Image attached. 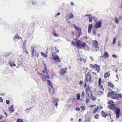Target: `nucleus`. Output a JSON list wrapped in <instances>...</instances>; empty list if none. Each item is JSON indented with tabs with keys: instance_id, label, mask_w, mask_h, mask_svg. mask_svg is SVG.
<instances>
[{
	"instance_id": "nucleus-1",
	"label": "nucleus",
	"mask_w": 122,
	"mask_h": 122,
	"mask_svg": "<svg viewBox=\"0 0 122 122\" xmlns=\"http://www.w3.org/2000/svg\"><path fill=\"white\" fill-rule=\"evenodd\" d=\"M86 79L84 80V84H83V86L84 87H86V81H88L89 82H91L92 79V77L91 74L89 72L87 73L85 76Z\"/></svg>"
},
{
	"instance_id": "nucleus-2",
	"label": "nucleus",
	"mask_w": 122,
	"mask_h": 122,
	"mask_svg": "<svg viewBox=\"0 0 122 122\" xmlns=\"http://www.w3.org/2000/svg\"><path fill=\"white\" fill-rule=\"evenodd\" d=\"M52 57L54 61H56L58 62H61L59 57L58 56L56 52H53L52 53Z\"/></svg>"
},
{
	"instance_id": "nucleus-3",
	"label": "nucleus",
	"mask_w": 122,
	"mask_h": 122,
	"mask_svg": "<svg viewBox=\"0 0 122 122\" xmlns=\"http://www.w3.org/2000/svg\"><path fill=\"white\" fill-rule=\"evenodd\" d=\"M35 46H33L31 47V52L32 56H35L36 57H38V53L37 52L35 51Z\"/></svg>"
},
{
	"instance_id": "nucleus-4",
	"label": "nucleus",
	"mask_w": 122,
	"mask_h": 122,
	"mask_svg": "<svg viewBox=\"0 0 122 122\" xmlns=\"http://www.w3.org/2000/svg\"><path fill=\"white\" fill-rule=\"evenodd\" d=\"M90 68L92 69H94L95 68L96 69L98 73L99 72V67L98 65L96 64L93 65L92 64H90L89 65Z\"/></svg>"
},
{
	"instance_id": "nucleus-5",
	"label": "nucleus",
	"mask_w": 122,
	"mask_h": 122,
	"mask_svg": "<svg viewBox=\"0 0 122 122\" xmlns=\"http://www.w3.org/2000/svg\"><path fill=\"white\" fill-rule=\"evenodd\" d=\"M115 113L117 118H119L120 116V109L118 107H117L115 108Z\"/></svg>"
},
{
	"instance_id": "nucleus-6",
	"label": "nucleus",
	"mask_w": 122,
	"mask_h": 122,
	"mask_svg": "<svg viewBox=\"0 0 122 122\" xmlns=\"http://www.w3.org/2000/svg\"><path fill=\"white\" fill-rule=\"evenodd\" d=\"M73 26L75 28V29L78 32V36H80V34H81V27H80V28H79L78 27H77L75 25V24L73 25Z\"/></svg>"
},
{
	"instance_id": "nucleus-7",
	"label": "nucleus",
	"mask_w": 122,
	"mask_h": 122,
	"mask_svg": "<svg viewBox=\"0 0 122 122\" xmlns=\"http://www.w3.org/2000/svg\"><path fill=\"white\" fill-rule=\"evenodd\" d=\"M67 69V68H66L65 70L63 68L61 69L59 73L61 75H64L67 72L66 70Z\"/></svg>"
},
{
	"instance_id": "nucleus-8",
	"label": "nucleus",
	"mask_w": 122,
	"mask_h": 122,
	"mask_svg": "<svg viewBox=\"0 0 122 122\" xmlns=\"http://www.w3.org/2000/svg\"><path fill=\"white\" fill-rule=\"evenodd\" d=\"M47 81V83L50 86L52 89L53 91H52V93L53 94H54L55 93V90L54 89L53 86L52 85V83L51 82V81L49 80H48Z\"/></svg>"
},
{
	"instance_id": "nucleus-9",
	"label": "nucleus",
	"mask_w": 122,
	"mask_h": 122,
	"mask_svg": "<svg viewBox=\"0 0 122 122\" xmlns=\"http://www.w3.org/2000/svg\"><path fill=\"white\" fill-rule=\"evenodd\" d=\"M73 14L71 12L69 14H67L66 16V18L67 20H69L71 18H73Z\"/></svg>"
},
{
	"instance_id": "nucleus-10",
	"label": "nucleus",
	"mask_w": 122,
	"mask_h": 122,
	"mask_svg": "<svg viewBox=\"0 0 122 122\" xmlns=\"http://www.w3.org/2000/svg\"><path fill=\"white\" fill-rule=\"evenodd\" d=\"M92 46L93 47H95L96 48L98 46V43L97 41H93Z\"/></svg>"
},
{
	"instance_id": "nucleus-11",
	"label": "nucleus",
	"mask_w": 122,
	"mask_h": 122,
	"mask_svg": "<svg viewBox=\"0 0 122 122\" xmlns=\"http://www.w3.org/2000/svg\"><path fill=\"white\" fill-rule=\"evenodd\" d=\"M108 108L111 110H113L115 108V106L113 104H112L108 106Z\"/></svg>"
},
{
	"instance_id": "nucleus-12",
	"label": "nucleus",
	"mask_w": 122,
	"mask_h": 122,
	"mask_svg": "<svg viewBox=\"0 0 122 122\" xmlns=\"http://www.w3.org/2000/svg\"><path fill=\"white\" fill-rule=\"evenodd\" d=\"M76 44L77 45L78 48H80V47L81 46V44L80 40H79L77 41L76 42Z\"/></svg>"
},
{
	"instance_id": "nucleus-13",
	"label": "nucleus",
	"mask_w": 122,
	"mask_h": 122,
	"mask_svg": "<svg viewBox=\"0 0 122 122\" xmlns=\"http://www.w3.org/2000/svg\"><path fill=\"white\" fill-rule=\"evenodd\" d=\"M92 28V25L90 24L88 25V31L89 33H90L91 31V30Z\"/></svg>"
},
{
	"instance_id": "nucleus-14",
	"label": "nucleus",
	"mask_w": 122,
	"mask_h": 122,
	"mask_svg": "<svg viewBox=\"0 0 122 122\" xmlns=\"http://www.w3.org/2000/svg\"><path fill=\"white\" fill-rule=\"evenodd\" d=\"M110 71L108 72H107L104 74V77L105 78H107L109 77L110 76V74L109 73Z\"/></svg>"
},
{
	"instance_id": "nucleus-15",
	"label": "nucleus",
	"mask_w": 122,
	"mask_h": 122,
	"mask_svg": "<svg viewBox=\"0 0 122 122\" xmlns=\"http://www.w3.org/2000/svg\"><path fill=\"white\" fill-rule=\"evenodd\" d=\"M102 116L103 117H106V116H108V114H106L105 113L104 111H102L101 112Z\"/></svg>"
},
{
	"instance_id": "nucleus-16",
	"label": "nucleus",
	"mask_w": 122,
	"mask_h": 122,
	"mask_svg": "<svg viewBox=\"0 0 122 122\" xmlns=\"http://www.w3.org/2000/svg\"><path fill=\"white\" fill-rule=\"evenodd\" d=\"M9 110L11 112H12L14 111V110L13 108L12 104L10 107Z\"/></svg>"
},
{
	"instance_id": "nucleus-17",
	"label": "nucleus",
	"mask_w": 122,
	"mask_h": 122,
	"mask_svg": "<svg viewBox=\"0 0 122 122\" xmlns=\"http://www.w3.org/2000/svg\"><path fill=\"white\" fill-rule=\"evenodd\" d=\"M101 79L100 78V89H101L102 90L104 91V88H103V86L102 85H101Z\"/></svg>"
},
{
	"instance_id": "nucleus-18",
	"label": "nucleus",
	"mask_w": 122,
	"mask_h": 122,
	"mask_svg": "<svg viewBox=\"0 0 122 122\" xmlns=\"http://www.w3.org/2000/svg\"><path fill=\"white\" fill-rule=\"evenodd\" d=\"M107 84L108 86H110L112 88H113L114 87V85L111 82H108Z\"/></svg>"
},
{
	"instance_id": "nucleus-19",
	"label": "nucleus",
	"mask_w": 122,
	"mask_h": 122,
	"mask_svg": "<svg viewBox=\"0 0 122 122\" xmlns=\"http://www.w3.org/2000/svg\"><path fill=\"white\" fill-rule=\"evenodd\" d=\"M91 90L90 87L89 86H88L86 89V91L87 92H89Z\"/></svg>"
},
{
	"instance_id": "nucleus-20",
	"label": "nucleus",
	"mask_w": 122,
	"mask_h": 122,
	"mask_svg": "<svg viewBox=\"0 0 122 122\" xmlns=\"http://www.w3.org/2000/svg\"><path fill=\"white\" fill-rule=\"evenodd\" d=\"M95 28H96L99 27V21L97 22L95 25L94 26Z\"/></svg>"
},
{
	"instance_id": "nucleus-21",
	"label": "nucleus",
	"mask_w": 122,
	"mask_h": 122,
	"mask_svg": "<svg viewBox=\"0 0 122 122\" xmlns=\"http://www.w3.org/2000/svg\"><path fill=\"white\" fill-rule=\"evenodd\" d=\"M17 38H18L19 39H21V38L20 37H19L18 35L17 34H16L15 36L13 39H16Z\"/></svg>"
},
{
	"instance_id": "nucleus-22",
	"label": "nucleus",
	"mask_w": 122,
	"mask_h": 122,
	"mask_svg": "<svg viewBox=\"0 0 122 122\" xmlns=\"http://www.w3.org/2000/svg\"><path fill=\"white\" fill-rule=\"evenodd\" d=\"M9 64L11 66H16L15 64L14 63L12 62L11 61H10L9 62Z\"/></svg>"
},
{
	"instance_id": "nucleus-23",
	"label": "nucleus",
	"mask_w": 122,
	"mask_h": 122,
	"mask_svg": "<svg viewBox=\"0 0 122 122\" xmlns=\"http://www.w3.org/2000/svg\"><path fill=\"white\" fill-rule=\"evenodd\" d=\"M104 56L105 58H107L109 56V55L107 52H105L104 53Z\"/></svg>"
},
{
	"instance_id": "nucleus-24",
	"label": "nucleus",
	"mask_w": 122,
	"mask_h": 122,
	"mask_svg": "<svg viewBox=\"0 0 122 122\" xmlns=\"http://www.w3.org/2000/svg\"><path fill=\"white\" fill-rule=\"evenodd\" d=\"M117 98H122V94H117Z\"/></svg>"
},
{
	"instance_id": "nucleus-25",
	"label": "nucleus",
	"mask_w": 122,
	"mask_h": 122,
	"mask_svg": "<svg viewBox=\"0 0 122 122\" xmlns=\"http://www.w3.org/2000/svg\"><path fill=\"white\" fill-rule=\"evenodd\" d=\"M111 98L114 99H117V94L115 95H112V97H111Z\"/></svg>"
},
{
	"instance_id": "nucleus-26",
	"label": "nucleus",
	"mask_w": 122,
	"mask_h": 122,
	"mask_svg": "<svg viewBox=\"0 0 122 122\" xmlns=\"http://www.w3.org/2000/svg\"><path fill=\"white\" fill-rule=\"evenodd\" d=\"M44 65L45 66V68L44 70L42 71V72L43 73H45L46 70L47 68L46 64L45 63H44Z\"/></svg>"
},
{
	"instance_id": "nucleus-27",
	"label": "nucleus",
	"mask_w": 122,
	"mask_h": 122,
	"mask_svg": "<svg viewBox=\"0 0 122 122\" xmlns=\"http://www.w3.org/2000/svg\"><path fill=\"white\" fill-rule=\"evenodd\" d=\"M90 119L89 117L85 119L84 122H90Z\"/></svg>"
},
{
	"instance_id": "nucleus-28",
	"label": "nucleus",
	"mask_w": 122,
	"mask_h": 122,
	"mask_svg": "<svg viewBox=\"0 0 122 122\" xmlns=\"http://www.w3.org/2000/svg\"><path fill=\"white\" fill-rule=\"evenodd\" d=\"M98 110V106L97 108H96L94 109L93 112L94 113H95Z\"/></svg>"
},
{
	"instance_id": "nucleus-29",
	"label": "nucleus",
	"mask_w": 122,
	"mask_h": 122,
	"mask_svg": "<svg viewBox=\"0 0 122 122\" xmlns=\"http://www.w3.org/2000/svg\"><path fill=\"white\" fill-rule=\"evenodd\" d=\"M86 46V44L85 43H83L82 44V45L80 47V49L82 47H85Z\"/></svg>"
},
{
	"instance_id": "nucleus-30",
	"label": "nucleus",
	"mask_w": 122,
	"mask_h": 122,
	"mask_svg": "<svg viewBox=\"0 0 122 122\" xmlns=\"http://www.w3.org/2000/svg\"><path fill=\"white\" fill-rule=\"evenodd\" d=\"M41 55L44 57H47V55L43 52H41Z\"/></svg>"
},
{
	"instance_id": "nucleus-31",
	"label": "nucleus",
	"mask_w": 122,
	"mask_h": 122,
	"mask_svg": "<svg viewBox=\"0 0 122 122\" xmlns=\"http://www.w3.org/2000/svg\"><path fill=\"white\" fill-rule=\"evenodd\" d=\"M41 76L42 79H43L44 78H45L46 77V76L43 74H41Z\"/></svg>"
},
{
	"instance_id": "nucleus-32",
	"label": "nucleus",
	"mask_w": 122,
	"mask_h": 122,
	"mask_svg": "<svg viewBox=\"0 0 122 122\" xmlns=\"http://www.w3.org/2000/svg\"><path fill=\"white\" fill-rule=\"evenodd\" d=\"M115 23L117 24H118V23L119 22V21L117 19V18L116 17H115Z\"/></svg>"
},
{
	"instance_id": "nucleus-33",
	"label": "nucleus",
	"mask_w": 122,
	"mask_h": 122,
	"mask_svg": "<svg viewBox=\"0 0 122 122\" xmlns=\"http://www.w3.org/2000/svg\"><path fill=\"white\" fill-rule=\"evenodd\" d=\"M16 122H23V121L22 119L18 118Z\"/></svg>"
},
{
	"instance_id": "nucleus-34",
	"label": "nucleus",
	"mask_w": 122,
	"mask_h": 122,
	"mask_svg": "<svg viewBox=\"0 0 122 122\" xmlns=\"http://www.w3.org/2000/svg\"><path fill=\"white\" fill-rule=\"evenodd\" d=\"M113 95L112 94L111 92H109L107 95V96L108 97H112V96Z\"/></svg>"
},
{
	"instance_id": "nucleus-35",
	"label": "nucleus",
	"mask_w": 122,
	"mask_h": 122,
	"mask_svg": "<svg viewBox=\"0 0 122 122\" xmlns=\"http://www.w3.org/2000/svg\"><path fill=\"white\" fill-rule=\"evenodd\" d=\"M116 38H114L112 44L114 45L116 43Z\"/></svg>"
},
{
	"instance_id": "nucleus-36",
	"label": "nucleus",
	"mask_w": 122,
	"mask_h": 122,
	"mask_svg": "<svg viewBox=\"0 0 122 122\" xmlns=\"http://www.w3.org/2000/svg\"><path fill=\"white\" fill-rule=\"evenodd\" d=\"M89 97H87L86 98V103H88L89 101Z\"/></svg>"
},
{
	"instance_id": "nucleus-37",
	"label": "nucleus",
	"mask_w": 122,
	"mask_h": 122,
	"mask_svg": "<svg viewBox=\"0 0 122 122\" xmlns=\"http://www.w3.org/2000/svg\"><path fill=\"white\" fill-rule=\"evenodd\" d=\"M89 22H92V20L93 19L92 16H91L89 17Z\"/></svg>"
},
{
	"instance_id": "nucleus-38",
	"label": "nucleus",
	"mask_w": 122,
	"mask_h": 122,
	"mask_svg": "<svg viewBox=\"0 0 122 122\" xmlns=\"http://www.w3.org/2000/svg\"><path fill=\"white\" fill-rule=\"evenodd\" d=\"M53 35L54 36L56 37H57L58 36V35L57 34L56 32L54 31L53 32Z\"/></svg>"
},
{
	"instance_id": "nucleus-39",
	"label": "nucleus",
	"mask_w": 122,
	"mask_h": 122,
	"mask_svg": "<svg viewBox=\"0 0 122 122\" xmlns=\"http://www.w3.org/2000/svg\"><path fill=\"white\" fill-rule=\"evenodd\" d=\"M80 98V95L79 94H77V99L78 100H79Z\"/></svg>"
},
{
	"instance_id": "nucleus-40",
	"label": "nucleus",
	"mask_w": 122,
	"mask_h": 122,
	"mask_svg": "<svg viewBox=\"0 0 122 122\" xmlns=\"http://www.w3.org/2000/svg\"><path fill=\"white\" fill-rule=\"evenodd\" d=\"M91 97H92V99L94 101H95V100L96 99V97H94L93 96H92Z\"/></svg>"
},
{
	"instance_id": "nucleus-41",
	"label": "nucleus",
	"mask_w": 122,
	"mask_h": 122,
	"mask_svg": "<svg viewBox=\"0 0 122 122\" xmlns=\"http://www.w3.org/2000/svg\"><path fill=\"white\" fill-rule=\"evenodd\" d=\"M80 108L81 109V111H82L85 109L84 107L83 106H81L80 107Z\"/></svg>"
},
{
	"instance_id": "nucleus-42",
	"label": "nucleus",
	"mask_w": 122,
	"mask_h": 122,
	"mask_svg": "<svg viewBox=\"0 0 122 122\" xmlns=\"http://www.w3.org/2000/svg\"><path fill=\"white\" fill-rule=\"evenodd\" d=\"M98 117L99 115L98 114H97L95 115V118L97 119H98Z\"/></svg>"
},
{
	"instance_id": "nucleus-43",
	"label": "nucleus",
	"mask_w": 122,
	"mask_h": 122,
	"mask_svg": "<svg viewBox=\"0 0 122 122\" xmlns=\"http://www.w3.org/2000/svg\"><path fill=\"white\" fill-rule=\"evenodd\" d=\"M53 102L54 104L55 105L56 107V108L57 106L58 103L57 102Z\"/></svg>"
},
{
	"instance_id": "nucleus-44",
	"label": "nucleus",
	"mask_w": 122,
	"mask_h": 122,
	"mask_svg": "<svg viewBox=\"0 0 122 122\" xmlns=\"http://www.w3.org/2000/svg\"><path fill=\"white\" fill-rule=\"evenodd\" d=\"M55 51L56 53H58L59 52V51L58 50L57 48H56V47L55 48Z\"/></svg>"
},
{
	"instance_id": "nucleus-45",
	"label": "nucleus",
	"mask_w": 122,
	"mask_h": 122,
	"mask_svg": "<svg viewBox=\"0 0 122 122\" xmlns=\"http://www.w3.org/2000/svg\"><path fill=\"white\" fill-rule=\"evenodd\" d=\"M112 57L114 58H117V56L115 54H114L112 55Z\"/></svg>"
},
{
	"instance_id": "nucleus-46",
	"label": "nucleus",
	"mask_w": 122,
	"mask_h": 122,
	"mask_svg": "<svg viewBox=\"0 0 122 122\" xmlns=\"http://www.w3.org/2000/svg\"><path fill=\"white\" fill-rule=\"evenodd\" d=\"M96 105H91L90 106V108H92L95 106H96Z\"/></svg>"
},
{
	"instance_id": "nucleus-47",
	"label": "nucleus",
	"mask_w": 122,
	"mask_h": 122,
	"mask_svg": "<svg viewBox=\"0 0 122 122\" xmlns=\"http://www.w3.org/2000/svg\"><path fill=\"white\" fill-rule=\"evenodd\" d=\"M76 111H80V109L78 107H76Z\"/></svg>"
},
{
	"instance_id": "nucleus-48",
	"label": "nucleus",
	"mask_w": 122,
	"mask_h": 122,
	"mask_svg": "<svg viewBox=\"0 0 122 122\" xmlns=\"http://www.w3.org/2000/svg\"><path fill=\"white\" fill-rule=\"evenodd\" d=\"M81 96L82 97H84V91H83L82 92V94Z\"/></svg>"
},
{
	"instance_id": "nucleus-49",
	"label": "nucleus",
	"mask_w": 122,
	"mask_h": 122,
	"mask_svg": "<svg viewBox=\"0 0 122 122\" xmlns=\"http://www.w3.org/2000/svg\"><path fill=\"white\" fill-rule=\"evenodd\" d=\"M4 114L6 116H5V117H7V113L5 112V111H4Z\"/></svg>"
},
{
	"instance_id": "nucleus-50",
	"label": "nucleus",
	"mask_w": 122,
	"mask_h": 122,
	"mask_svg": "<svg viewBox=\"0 0 122 122\" xmlns=\"http://www.w3.org/2000/svg\"><path fill=\"white\" fill-rule=\"evenodd\" d=\"M3 102V100L1 97H0V102Z\"/></svg>"
},
{
	"instance_id": "nucleus-51",
	"label": "nucleus",
	"mask_w": 122,
	"mask_h": 122,
	"mask_svg": "<svg viewBox=\"0 0 122 122\" xmlns=\"http://www.w3.org/2000/svg\"><path fill=\"white\" fill-rule=\"evenodd\" d=\"M26 48H24V49H23V50L24 51V50L25 51V52H26V53L27 54H28V52H27L26 50Z\"/></svg>"
},
{
	"instance_id": "nucleus-52",
	"label": "nucleus",
	"mask_w": 122,
	"mask_h": 122,
	"mask_svg": "<svg viewBox=\"0 0 122 122\" xmlns=\"http://www.w3.org/2000/svg\"><path fill=\"white\" fill-rule=\"evenodd\" d=\"M6 103L7 104H9V101L7 100H6Z\"/></svg>"
},
{
	"instance_id": "nucleus-53",
	"label": "nucleus",
	"mask_w": 122,
	"mask_h": 122,
	"mask_svg": "<svg viewBox=\"0 0 122 122\" xmlns=\"http://www.w3.org/2000/svg\"><path fill=\"white\" fill-rule=\"evenodd\" d=\"M83 81H80L79 84H80V85H81L82 84H83Z\"/></svg>"
},
{
	"instance_id": "nucleus-54",
	"label": "nucleus",
	"mask_w": 122,
	"mask_h": 122,
	"mask_svg": "<svg viewBox=\"0 0 122 122\" xmlns=\"http://www.w3.org/2000/svg\"><path fill=\"white\" fill-rule=\"evenodd\" d=\"M101 20H100V28L101 27Z\"/></svg>"
},
{
	"instance_id": "nucleus-55",
	"label": "nucleus",
	"mask_w": 122,
	"mask_h": 122,
	"mask_svg": "<svg viewBox=\"0 0 122 122\" xmlns=\"http://www.w3.org/2000/svg\"><path fill=\"white\" fill-rule=\"evenodd\" d=\"M71 43L72 44V45H76V44H75V42H73V41H72L71 42Z\"/></svg>"
},
{
	"instance_id": "nucleus-56",
	"label": "nucleus",
	"mask_w": 122,
	"mask_h": 122,
	"mask_svg": "<svg viewBox=\"0 0 122 122\" xmlns=\"http://www.w3.org/2000/svg\"><path fill=\"white\" fill-rule=\"evenodd\" d=\"M111 93H112V94L113 95H114V93H115V92L114 91H112V92H111Z\"/></svg>"
},
{
	"instance_id": "nucleus-57",
	"label": "nucleus",
	"mask_w": 122,
	"mask_h": 122,
	"mask_svg": "<svg viewBox=\"0 0 122 122\" xmlns=\"http://www.w3.org/2000/svg\"><path fill=\"white\" fill-rule=\"evenodd\" d=\"M116 77L118 79H119V78L118 77V76L117 75H116Z\"/></svg>"
},
{
	"instance_id": "nucleus-58",
	"label": "nucleus",
	"mask_w": 122,
	"mask_h": 122,
	"mask_svg": "<svg viewBox=\"0 0 122 122\" xmlns=\"http://www.w3.org/2000/svg\"><path fill=\"white\" fill-rule=\"evenodd\" d=\"M46 77L47 78L49 79L50 78V77L48 75H47Z\"/></svg>"
},
{
	"instance_id": "nucleus-59",
	"label": "nucleus",
	"mask_w": 122,
	"mask_h": 122,
	"mask_svg": "<svg viewBox=\"0 0 122 122\" xmlns=\"http://www.w3.org/2000/svg\"><path fill=\"white\" fill-rule=\"evenodd\" d=\"M60 13H59V12H58V13L56 15V16H57L58 15H60Z\"/></svg>"
},
{
	"instance_id": "nucleus-60",
	"label": "nucleus",
	"mask_w": 122,
	"mask_h": 122,
	"mask_svg": "<svg viewBox=\"0 0 122 122\" xmlns=\"http://www.w3.org/2000/svg\"><path fill=\"white\" fill-rule=\"evenodd\" d=\"M71 3L72 5H74V3L72 2H71Z\"/></svg>"
},
{
	"instance_id": "nucleus-61",
	"label": "nucleus",
	"mask_w": 122,
	"mask_h": 122,
	"mask_svg": "<svg viewBox=\"0 0 122 122\" xmlns=\"http://www.w3.org/2000/svg\"><path fill=\"white\" fill-rule=\"evenodd\" d=\"M90 59H91V60H93V58L92 57H91V56H90Z\"/></svg>"
},
{
	"instance_id": "nucleus-62",
	"label": "nucleus",
	"mask_w": 122,
	"mask_h": 122,
	"mask_svg": "<svg viewBox=\"0 0 122 122\" xmlns=\"http://www.w3.org/2000/svg\"><path fill=\"white\" fill-rule=\"evenodd\" d=\"M67 22L69 23V24H70L71 23V21H68V20H67Z\"/></svg>"
},
{
	"instance_id": "nucleus-63",
	"label": "nucleus",
	"mask_w": 122,
	"mask_h": 122,
	"mask_svg": "<svg viewBox=\"0 0 122 122\" xmlns=\"http://www.w3.org/2000/svg\"><path fill=\"white\" fill-rule=\"evenodd\" d=\"M122 19V16L120 17L119 20H121Z\"/></svg>"
},
{
	"instance_id": "nucleus-64",
	"label": "nucleus",
	"mask_w": 122,
	"mask_h": 122,
	"mask_svg": "<svg viewBox=\"0 0 122 122\" xmlns=\"http://www.w3.org/2000/svg\"><path fill=\"white\" fill-rule=\"evenodd\" d=\"M100 93H101L102 94L103 93V92L101 91H100Z\"/></svg>"
}]
</instances>
